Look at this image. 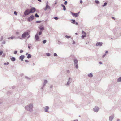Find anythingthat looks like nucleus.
<instances>
[{
  "instance_id": "c03bdc74",
  "label": "nucleus",
  "mask_w": 121,
  "mask_h": 121,
  "mask_svg": "<svg viewBox=\"0 0 121 121\" xmlns=\"http://www.w3.org/2000/svg\"><path fill=\"white\" fill-rule=\"evenodd\" d=\"M88 76H92V74L91 73H90L89 75Z\"/></svg>"
},
{
  "instance_id": "e433bc0d",
  "label": "nucleus",
  "mask_w": 121,
  "mask_h": 121,
  "mask_svg": "<svg viewBox=\"0 0 121 121\" xmlns=\"http://www.w3.org/2000/svg\"><path fill=\"white\" fill-rule=\"evenodd\" d=\"M31 47V46L29 44L28 46V48H29V49H30V48Z\"/></svg>"
},
{
  "instance_id": "f704fd0d",
  "label": "nucleus",
  "mask_w": 121,
  "mask_h": 121,
  "mask_svg": "<svg viewBox=\"0 0 121 121\" xmlns=\"http://www.w3.org/2000/svg\"><path fill=\"white\" fill-rule=\"evenodd\" d=\"M46 54H47V55L48 56H50V53H47Z\"/></svg>"
},
{
  "instance_id": "0e129e2a",
  "label": "nucleus",
  "mask_w": 121,
  "mask_h": 121,
  "mask_svg": "<svg viewBox=\"0 0 121 121\" xmlns=\"http://www.w3.org/2000/svg\"><path fill=\"white\" fill-rule=\"evenodd\" d=\"M76 24L77 25L78 24V23L77 22L76 23Z\"/></svg>"
},
{
  "instance_id": "6e6d98bb",
  "label": "nucleus",
  "mask_w": 121,
  "mask_h": 121,
  "mask_svg": "<svg viewBox=\"0 0 121 121\" xmlns=\"http://www.w3.org/2000/svg\"><path fill=\"white\" fill-rule=\"evenodd\" d=\"M14 86H13V87H12V88L13 89H14Z\"/></svg>"
},
{
  "instance_id": "49530a36",
  "label": "nucleus",
  "mask_w": 121,
  "mask_h": 121,
  "mask_svg": "<svg viewBox=\"0 0 121 121\" xmlns=\"http://www.w3.org/2000/svg\"><path fill=\"white\" fill-rule=\"evenodd\" d=\"M105 55H106L105 54L103 56V57H104L105 56Z\"/></svg>"
},
{
  "instance_id": "bb28decb",
  "label": "nucleus",
  "mask_w": 121,
  "mask_h": 121,
  "mask_svg": "<svg viewBox=\"0 0 121 121\" xmlns=\"http://www.w3.org/2000/svg\"><path fill=\"white\" fill-rule=\"evenodd\" d=\"M107 4V3H106V2H105L104 4L102 6L104 7V6H105Z\"/></svg>"
},
{
  "instance_id": "7c9ffc66",
  "label": "nucleus",
  "mask_w": 121,
  "mask_h": 121,
  "mask_svg": "<svg viewBox=\"0 0 121 121\" xmlns=\"http://www.w3.org/2000/svg\"><path fill=\"white\" fill-rule=\"evenodd\" d=\"M25 78H26L28 79H30V78L29 77H27V76H25Z\"/></svg>"
},
{
  "instance_id": "4468645a",
  "label": "nucleus",
  "mask_w": 121,
  "mask_h": 121,
  "mask_svg": "<svg viewBox=\"0 0 121 121\" xmlns=\"http://www.w3.org/2000/svg\"><path fill=\"white\" fill-rule=\"evenodd\" d=\"M102 43L100 42H98L96 44V45L97 46H101L102 45Z\"/></svg>"
},
{
  "instance_id": "c756f323",
  "label": "nucleus",
  "mask_w": 121,
  "mask_h": 121,
  "mask_svg": "<svg viewBox=\"0 0 121 121\" xmlns=\"http://www.w3.org/2000/svg\"><path fill=\"white\" fill-rule=\"evenodd\" d=\"M46 7V8L47 9H50V7L47 5Z\"/></svg>"
},
{
  "instance_id": "37998d69",
  "label": "nucleus",
  "mask_w": 121,
  "mask_h": 121,
  "mask_svg": "<svg viewBox=\"0 0 121 121\" xmlns=\"http://www.w3.org/2000/svg\"><path fill=\"white\" fill-rule=\"evenodd\" d=\"M25 61L26 62H29V61L27 60H25Z\"/></svg>"
},
{
  "instance_id": "09e8293b",
  "label": "nucleus",
  "mask_w": 121,
  "mask_h": 121,
  "mask_svg": "<svg viewBox=\"0 0 121 121\" xmlns=\"http://www.w3.org/2000/svg\"><path fill=\"white\" fill-rule=\"evenodd\" d=\"M80 3H82V0H80Z\"/></svg>"
},
{
  "instance_id": "dca6fc26",
  "label": "nucleus",
  "mask_w": 121,
  "mask_h": 121,
  "mask_svg": "<svg viewBox=\"0 0 121 121\" xmlns=\"http://www.w3.org/2000/svg\"><path fill=\"white\" fill-rule=\"evenodd\" d=\"M39 28L40 30H44L43 26V25L40 26L39 27Z\"/></svg>"
},
{
  "instance_id": "a18cd8bd",
  "label": "nucleus",
  "mask_w": 121,
  "mask_h": 121,
  "mask_svg": "<svg viewBox=\"0 0 121 121\" xmlns=\"http://www.w3.org/2000/svg\"><path fill=\"white\" fill-rule=\"evenodd\" d=\"M53 87L51 85L50 86V88H52Z\"/></svg>"
},
{
  "instance_id": "e2e57ef3",
  "label": "nucleus",
  "mask_w": 121,
  "mask_h": 121,
  "mask_svg": "<svg viewBox=\"0 0 121 121\" xmlns=\"http://www.w3.org/2000/svg\"><path fill=\"white\" fill-rule=\"evenodd\" d=\"M75 43V42H73V44H74V43Z\"/></svg>"
},
{
  "instance_id": "9b49d317",
  "label": "nucleus",
  "mask_w": 121,
  "mask_h": 121,
  "mask_svg": "<svg viewBox=\"0 0 121 121\" xmlns=\"http://www.w3.org/2000/svg\"><path fill=\"white\" fill-rule=\"evenodd\" d=\"M86 35L85 32L83 31H82V38H84L85 37H86Z\"/></svg>"
},
{
  "instance_id": "6e6552de",
  "label": "nucleus",
  "mask_w": 121,
  "mask_h": 121,
  "mask_svg": "<svg viewBox=\"0 0 121 121\" xmlns=\"http://www.w3.org/2000/svg\"><path fill=\"white\" fill-rule=\"evenodd\" d=\"M30 13V10L27 9L26 10L24 13V14L25 15H27L29 14Z\"/></svg>"
},
{
  "instance_id": "473e14b6",
  "label": "nucleus",
  "mask_w": 121,
  "mask_h": 121,
  "mask_svg": "<svg viewBox=\"0 0 121 121\" xmlns=\"http://www.w3.org/2000/svg\"><path fill=\"white\" fill-rule=\"evenodd\" d=\"M46 42V40H44L43 41V43L44 44H45Z\"/></svg>"
},
{
  "instance_id": "a878e982",
  "label": "nucleus",
  "mask_w": 121,
  "mask_h": 121,
  "mask_svg": "<svg viewBox=\"0 0 121 121\" xmlns=\"http://www.w3.org/2000/svg\"><path fill=\"white\" fill-rule=\"evenodd\" d=\"M65 37L66 38H70L71 37L70 36H67V35H66L65 36Z\"/></svg>"
},
{
  "instance_id": "864d4df0",
  "label": "nucleus",
  "mask_w": 121,
  "mask_h": 121,
  "mask_svg": "<svg viewBox=\"0 0 121 121\" xmlns=\"http://www.w3.org/2000/svg\"><path fill=\"white\" fill-rule=\"evenodd\" d=\"M38 1H39V2H41V0H38Z\"/></svg>"
},
{
  "instance_id": "8fccbe9b",
  "label": "nucleus",
  "mask_w": 121,
  "mask_h": 121,
  "mask_svg": "<svg viewBox=\"0 0 121 121\" xmlns=\"http://www.w3.org/2000/svg\"><path fill=\"white\" fill-rule=\"evenodd\" d=\"M19 34V33L18 32H17L16 33V34Z\"/></svg>"
},
{
  "instance_id": "412c9836",
  "label": "nucleus",
  "mask_w": 121,
  "mask_h": 121,
  "mask_svg": "<svg viewBox=\"0 0 121 121\" xmlns=\"http://www.w3.org/2000/svg\"><path fill=\"white\" fill-rule=\"evenodd\" d=\"M28 58H29L31 57V56L30 54H29L27 57Z\"/></svg>"
},
{
  "instance_id": "c85d7f7f",
  "label": "nucleus",
  "mask_w": 121,
  "mask_h": 121,
  "mask_svg": "<svg viewBox=\"0 0 121 121\" xmlns=\"http://www.w3.org/2000/svg\"><path fill=\"white\" fill-rule=\"evenodd\" d=\"M95 2L97 4H99V2L98 0H96Z\"/></svg>"
},
{
  "instance_id": "052dcab7",
  "label": "nucleus",
  "mask_w": 121,
  "mask_h": 121,
  "mask_svg": "<svg viewBox=\"0 0 121 121\" xmlns=\"http://www.w3.org/2000/svg\"><path fill=\"white\" fill-rule=\"evenodd\" d=\"M112 18H113V19H114V17H112Z\"/></svg>"
},
{
  "instance_id": "4d7b16f0",
  "label": "nucleus",
  "mask_w": 121,
  "mask_h": 121,
  "mask_svg": "<svg viewBox=\"0 0 121 121\" xmlns=\"http://www.w3.org/2000/svg\"><path fill=\"white\" fill-rule=\"evenodd\" d=\"M69 70H67V73H69Z\"/></svg>"
},
{
  "instance_id": "0eeeda50",
  "label": "nucleus",
  "mask_w": 121,
  "mask_h": 121,
  "mask_svg": "<svg viewBox=\"0 0 121 121\" xmlns=\"http://www.w3.org/2000/svg\"><path fill=\"white\" fill-rule=\"evenodd\" d=\"M34 18V16L33 15H32L28 18V20L29 22H30L33 20Z\"/></svg>"
},
{
  "instance_id": "603ef678",
  "label": "nucleus",
  "mask_w": 121,
  "mask_h": 121,
  "mask_svg": "<svg viewBox=\"0 0 121 121\" xmlns=\"http://www.w3.org/2000/svg\"><path fill=\"white\" fill-rule=\"evenodd\" d=\"M120 120L119 119H118L117 120V121H120Z\"/></svg>"
},
{
  "instance_id": "79ce46f5",
  "label": "nucleus",
  "mask_w": 121,
  "mask_h": 121,
  "mask_svg": "<svg viewBox=\"0 0 121 121\" xmlns=\"http://www.w3.org/2000/svg\"><path fill=\"white\" fill-rule=\"evenodd\" d=\"M54 56H57V54L56 53H54Z\"/></svg>"
},
{
  "instance_id": "f8f14e48",
  "label": "nucleus",
  "mask_w": 121,
  "mask_h": 121,
  "mask_svg": "<svg viewBox=\"0 0 121 121\" xmlns=\"http://www.w3.org/2000/svg\"><path fill=\"white\" fill-rule=\"evenodd\" d=\"M114 116V115H113L109 117V120L110 121H112L113 119Z\"/></svg>"
},
{
  "instance_id": "c9c22d12",
  "label": "nucleus",
  "mask_w": 121,
  "mask_h": 121,
  "mask_svg": "<svg viewBox=\"0 0 121 121\" xmlns=\"http://www.w3.org/2000/svg\"><path fill=\"white\" fill-rule=\"evenodd\" d=\"M17 12H16V11H15L14 12V14H15V15H17Z\"/></svg>"
},
{
  "instance_id": "72a5a7b5",
  "label": "nucleus",
  "mask_w": 121,
  "mask_h": 121,
  "mask_svg": "<svg viewBox=\"0 0 121 121\" xmlns=\"http://www.w3.org/2000/svg\"><path fill=\"white\" fill-rule=\"evenodd\" d=\"M67 1H65L64 3V4L65 5H66L67 4Z\"/></svg>"
},
{
  "instance_id": "13d9d810",
  "label": "nucleus",
  "mask_w": 121,
  "mask_h": 121,
  "mask_svg": "<svg viewBox=\"0 0 121 121\" xmlns=\"http://www.w3.org/2000/svg\"><path fill=\"white\" fill-rule=\"evenodd\" d=\"M99 63L100 64H102V63L101 62H100Z\"/></svg>"
},
{
  "instance_id": "423d86ee",
  "label": "nucleus",
  "mask_w": 121,
  "mask_h": 121,
  "mask_svg": "<svg viewBox=\"0 0 121 121\" xmlns=\"http://www.w3.org/2000/svg\"><path fill=\"white\" fill-rule=\"evenodd\" d=\"M45 111L47 113H49V112L48 110L49 109V107L48 106H46L44 108Z\"/></svg>"
},
{
  "instance_id": "4c0bfd02",
  "label": "nucleus",
  "mask_w": 121,
  "mask_h": 121,
  "mask_svg": "<svg viewBox=\"0 0 121 121\" xmlns=\"http://www.w3.org/2000/svg\"><path fill=\"white\" fill-rule=\"evenodd\" d=\"M9 64V63L8 62L6 63H4V64L5 65H8Z\"/></svg>"
},
{
  "instance_id": "3c124183",
  "label": "nucleus",
  "mask_w": 121,
  "mask_h": 121,
  "mask_svg": "<svg viewBox=\"0 0 121 121\" xmlns=\"http://www.w3.org/2000/svg\"><path fill=\"white\" fill-rule=\"evenodd\" d=\"M108 52V51H106V53H107Z\"/></svg>"
},
{
  "instance_id": "ea45409f",
  "label": "nucleus",
  "mask_w": 121,
  "mask_h": 121,
  "mask_svg": "<svg viewBox=\"0 0 121 121\" xmlns=\"http://www.w3.org/2000/svg\"><path fill=\"white\" fill-rule=\"evenodd\" d=\"M17 53V51H15L14 52V53L15 54H16Z\"/></svg>"
},
{
  "instance_id": "f03ea898",
  "label": "nucleus",
  "mask_w": 121,
  "mask_h": 121,
  "mask_svg": "<svg viewBox=\"0 0 121 121\" xmlns=\"http://www.w3.org/2000/svg\"><path fill=\"white\" fill-rule=\"evenodd\" d=\"M29 35V33L27 32H25L22 34V38H24L26 37V36L28 35Z\"/></svg>"
},
{
  "instance_id": "5fc2aeb1",
  "label": "nucleus",
  "mask_w": 121,
  "mask_h": 121,
  "mask_svg": "<svg viewBox=\"0 0 121 121\" xmlns=\"http://www.w3.org/2000/svg\"><path fill=\"white\" fill-rule=\"evenodd\" d=\"M73 121H78V120H74Z\"/></svg>"
},
{
  "instance_id": "a19ab883",
  "label": "nucleus",
  "mask_w": 121,
  "mask_h": 121,
  "mask_svg": "<svg viewBox=\"0 0 121 121\" xmlns=\"http://www.w3.org/2000/svg\"><path fill=\"white\" fill-rule=\"evenodd\" d=\"M23 51L22 50H21L20 51V52L21 53H22L23 52Z\"/></svg>"
},
{
  "instance_id": "6ab92c4d",
  "label": "nucleus",
  "mask_w": 121,
  "mask_h": 121,
  "mask_svg": "<svg viewBox=\"0 0 121 121\" xmlns=\"http://www.w3.org/2000/svg\"><path fill=\"white\" fill-rule=\"evenodd\" d=\"M61 6L63 8V10H66V8L65 6L63 4H62Z\"/></svg>"
},
{
  "instance_id": "680f3d73",
  "label": "nucleus",
  "mask_w": 121,
  "mask_h": 121,
  "mask_svg": "<svg viewBox=\"0 0 121 121\" xmlns=\"http://www.w3.org/2000/svg\"><path fill=\"white\" fill-rule=\"evenodd\" d=\"M89 77H92L93 76H89Z\"/></svg>"
},
{
  "instance_id": "5701e85b",
  "label": "nucleus",
  "mask_w": 121,
  "mask_h": 121,
  "mask_svg": "<svg viewBox=\"0 0 121 121\" xmlns=\"http://www.w3.org/2000/svg\"><path fill=\"white\" fill-rule=\"evenodd\" d=\"M14 38V37L12 36V37H10L8 38V39H13Z\"/></svg>"
},
{
  "instance_id": "20e7f679",
  "label": "nucleus",
  "mask_w": 121,
  "mask_h": 121,
  "mask_svg": "<svg viewBox=\"0 0 121 121\" xmlns=\"http://www.w3.org/2000/svg\"><path fill=\"white\" fill-rule=\"evenodd\" d=\"M72 80V79L71 78H69L68 79V81L66 83V85L68 86L69 85V84L71 83Z\"/></svg>"
},
{
  "instance_id": "1a4fd4ad",
  "label": "nucleus",
  "mask_w": 121,
  "mask_h": 121,
  "mask_svg": "<svg viewBox=\"0 0 121 121\" xmlns=\"http://www.w3.org/2000/svg\"><path fill=\"white\" fill-rule=\"evenodd\" d=\"M36 10L35 8H32L30 10V13H33L35 12Z\"/></svg>"
},
{
  "instance_id": "de8ad7c7",
  "label": "nucleus",
  "mask_w": 121,
  "mask_h": 121,
  "mask_svg": "<svg viewBox=\"0 0 121 121\" xmlns=\"http://www.w3.org/2000/svg\"><path fill=\"white\" fill-rule=\"evenodd\" d=\"M47 9V8H46V7H45V8L44 9L45 10H46Z\"/></svg>"
},
{
  "instance_id": "7ed1b4c3",
  "label": "nucleus",
  "mask_w": 121,
  "mask_h": 121,
  "mask_svg": "<svg viewBox=\"0 0 121 121\" xmlns=\"http://www.w3.org/2000/svg\"><path fill=\"white\" fill-rule=\"evenodd\" d=\"M48 82L46 80H44V82L43 84V85L42 87L41 88L42 89H43L44 88V87L46 86V84Z\"/></svg>"
},
{
  "instance_id": "4be33fe9",
  "label": "nucleus",
  "mask_w": 121,
  "mask_h": 121,
  "mask_svg": "<svg viewBox=\"0 0 121 121\" xmlns=\"http://www.w3.org/2000/svg\"><path fill=\"white\" fill-rule=\"evenodd\" d=\"M74 62L76 63V64H77L78 62V61L77 59H75L74 60Z\"/></svg>"
},
{
  "instance_id": "39448f33",
  "label": "nucleus",
  "mask_w": 121,
  "mask_h": 121,
  "mask_svg": "<svg viewBox=\"0 0 121 121\" xmlns=\"http://www.w3.org/2000/svg\"><path fill=\"white\" fill-rule=\"evenodd\" d=\"M99 108L97 106H95L94 108H93V110L94 112H97L99 110Z\"/></svg>"
},
{
  "instance_id": "f3484780",
  "label": "nucleus",
  "mask_w": 121,
  "mask_h": 121,
  "mask_svg": "<svg viewBox=\"0 0 121 121\" xmlns=\"http://www.w3.org/2000/svg\"><path fill=\"white\" fill-rule=\"evenodd\" d=\"M117 82H121V77H120L119 78H118L117 79Z\"/></svg>"
},
{
  "instance_id": "9d476101",
  "label": "nucleus",
  "mask_w": 121,
  "mask_h": 121,
  "mask_svg": "<svg viewBox=\"0 0 121 121\" xmlns=\"http://www.w3.org/2000/svg\"><path fill=\"white\" fill-rule=\"evenodd\" d=\"M73 16H74L75 17H77L78 16L79 14V13H75L71 12Z\"/></svg>"
},
{
  "instance_id": "2f4dec72",
  "label": "nucleus",
  "mask_w": 121,
  "mask_h": 121,
  "mask_svg": "<svg viewBox=\"0 0 121 121\" xmlns=\"http://www.w3.org/2000/svg\"><path fill=\"white\" fill-rule=\"evenodd\" d=\"M75 67L76 68H78V66L77 64H76Z\"/></svg>"
},
{
  "instance_id": "338daca9",
  "label": "nucleus",
  "mask_w": 121,
  "mask_h": 121,
  "mask_svg": "<svg viewBox=\"0 0 121 121\" xmlns=\"http://www.w3.org/2000/svg\"><path fill=\"white\" fill-rule=\"evenodd\" d=\"M37 22V23H38V21H37V22Z\"/></svg>"
},
{
  "instance_id": "bf43d9fd",
  "label": "nucleus",
  "mask_w": 121,
  "mask_h": 121,
  "mask_svg": "<svg viewBox=\"0 0 121 121\" xmlns=\"http://www.w3.org/2000/svg\"><path fill=\"white\" fill-rule=\"evenodd\" d=\"M1 39H2V40L3 39V37H1Z\"/></svg>"
},
{
  "instance_id": "aec40b11",
  "label": "nucleus",
  "mask_w": 121,
  "mask_h": 121,
  "mask_svg": "<svg viewBox=\"0 0 121 121\" xmlns=\"http://www.w3.org/2000/svg\"><path fill=\"white\" fill-rule=\"evenodd\" d=\"M71 22L72 23H73V24H75V20H71Z\"/></svg>"
},
{
  "instance_id": "cd10ccee",
  "label": "nucleus",
  "mask_w": 121,
  "mask_h": 121,
  "mask_svg": "<svg viewBox=\"0 0 121 121\" xmlns=\"http://www.w3.org/2000/svg\"><path fill=\"white\" fill-rule=\"evenodd\" d=\"M3 52L2 51H0V56L3 53Z\"/></svg>"
},
{
  "instance_id": "393cba45",
  "label": "nucleus",
  "mask_w": 121,
  "mask_h": 121,
  "mask_svg": "<svg viewBox=\"0 0 121 121\" xmlns=\"http://www.w3.org/2000/svg\"><path fill=\"white\" fill-rule=\"evenodd\" d=\"M35 17H39V16L38 15L37 13H36L35 15Z\"/></svg>"
},
{
  "instance_id": "ddd939ff",
  "label": "nucleus",
  "mask_w": 121,
  "mask_h": 121,
  "mask_svg": "<svg viewBox=\"0 0 121 121\" xmlns=\"http://www.w3.org/2000/svg\"><path fill=\"white\" fill-rule=\"evenodd\" d=\"M35 38L36 40L37 41H39V37L38 36V34H36L35 36Z\"/></svg>"
},
{
  "instance_id": "58836bf2",
  "label": "nucleus",
  "mask_w": 121,
  "mask_h": 121,
  "mask_svg": "<svg viewBox=\"0 0 121 121\" xmlns=\"http://www.w3.org/2000/svg\"><path fill=\"white\" fill-rule=\"evenodd\" d=\"M54 18L56 20H57L58 19V18L57 17H55Z\"/></svg>"
},
{
  "instance_id": "69168bd1",
  "label": "nucleus",
  "mask_w": 121,
  "mask_h": 121,
  "mask_svg": "<svg viewBox=\"0 0 121 121\" xmlns=\"http://www.w3.org/2000/svg\"><path fill=\"white\" fill-rule=\"evenodd\" d=\"M28 54V53H27L26 54V55H27V54Z\"/></svg>"
},
{
  "instance_id": "f257e3e1",
  "label": "nucleus",
  "mask_w": 121,
  "mask_h": 121,
  "mask_svg": "<svg viewBox=\"0 0 121 121\" xmlns=\"http://www.w3.org/2000/svg\"><path fill=\"white\" fill-rule=\"evenodd\" d=\"M33 104L31 103L26 106L25 108L26 110L31 112L33 111Z\"/></svg>"
},
{
  "instance_id": "a211bd4d",
  "label": "nucleus",
  "mask_w": 121,
  "mask_h": 121,
  "mask_svg": "<svg viewBox=\"0 0 121 121\" xmlns=\"http://www.w3.org/2000/svg\"><path fill=\"white\" fill-rule=\"evenodd\" d=\"M11 60L12 61H14L15 60V58L12 57L11 58Z\"/></svg>"
},
{
  "instance_id": "774afa93",
  "label": "nucleus",
  "mask_w": 121,
  "mask_h": 121,
  "mask_svg": "<svg viewBox=\"0 0 121 121\" xmlns=\"http://www.w3.org/2000/svg\"><path fill=\"white\" fill-rule=\"evenodd\" d=\"M76 34H77V33H76Z\"/></svg>"
},
{
  "instance_id": "b1692460",
  "label": "nucleus",
  "mask_w": 121,
  "mask_h": 121,
  "mask_svg": "<svg viewBox=\"0 0 121 121\" xmlns=\"http://www.w3.org/2000/svg\"><path fill=\"white\" fill-rule=\"evenodd\" d=\"M42 31H40L39 33V34H38L39 35H41L42 34Z\"/></svg>"
},
{
  "instance_id": "2eb2a0df",
  "label": "nucleus",
  "mask_w": 121,
  "mask_h": 121,
  "mask_svg": "<svg viewBox=\"0 0 121 121\" xmlns=\"http://www.w3.org/2000/svg\"><path fill=\"white\" fill-rule=\"evenodd\" d=\"M25 56L23 55H21L20 57V59L21 60L23 61V59L24 58Z\"/></svg>"
}]
</instances>
